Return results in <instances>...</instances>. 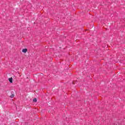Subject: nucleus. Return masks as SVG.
Returning a JSON list of instances; mask_svg holds the SVG:
<instances>
[{"label": "nucleus", "mask_w": 125, "mask_h": 125, "mask_svg": "<svg viewBox=\"0 0 125 125\" xmlns=\"http://www.w3.org/2000/svg\"><path fill=\"white\" fill-rule=\"evenodd\" d=\"M8 81L10 83H13V78H12V77H11L8 79Z\"/></svg>", "instance_id": "nucleus-1"}, {"label": "nucleus", "mask_w": 125, "mask_h": 125, "mask_svg": "<svg viewBox=\"0 0 125 125\" xmlns=\"http://www.w3.org/2000/svg\"><path fill=\"white\" fill-rule=\"evenodd\" d=\"M27 51H28V49L27 48H24V49H22V52H23V53H26Z\"/></svg>", "instance_id": "nucleus-2"}, {"label": "nucleus", "mask_w": 125, "mask_h": 125, "mask_svg": "<svg viewBox=\"0 0 125 125\" xmlns=\"http://www.w3.org/2000/svg\"><path fill=\"white\" fill-rule=\"evenodd\" d=\"M14 96H15V95H14V94H11V95L10 96V98H13V97H14Z\"/></svg>", "instance_id": "nucleus-3"}, {"label": "nucleus", "mask_w": 125, "mask_h": 125, "mask_svg": "<svg viewBox=\"0 0 125 125\" xmlns=\"http://www.w3.org/2000/svg\"><path fill=\"white\" fill-rule=\"evenodd\" d=\"M37 101H38V100H37V98H35L34 99H33V102H37Z\"/></svg>", "instance_id": "nucleus-4"}, {"label": "nucleus", "mask_w": 125, "mask_h": 125, "mask_svg": "<svg viewBox=\"0 0 125 125\" xmlns=\"http://www.w3.org/2000/svg\"><path fill=\"white\" fill-rule=\"evenodd\" d=\"M58 91H59V89H57L56 90V92H58Z\"/></svg>", "instance_id": "nucleus-5"}, {"label": "nucleus", "mask_w": 125, "mask_h": 125, "mask_svg": "<svg viewBox=\"0 0 125 125\" xmlns=\"http://www.w3.org/2000/svg\"><path fill=\"white\" fill-rule=\"evenodd\" d=\"M11 93V94H14V91H12Z\"/></svg>", "instance_id": "nucleus-6"}, {"label": "nucleus", "mask_w": 125, "mask_h": 125, "mask_svg": "<svg viewBox=\"0 0 125 125\" xmlns=\"http://www.w3.org/2000/svg\"><path fill=\"white\" fill-rule=\"evenodd\" d=\"M72 83H73V84H75V81H73V82H72Z\"/></svg>", "instance_id": "nucleus-7"}, {"label": "nucleus", "mask_w": 125, "mask_h": 125, "mask_svg": "<svg viewBox=\"0 0 125 125\" xmlns=\"http://www.w3.org/2000/svg\"><path fill=\"white\" fill-rule=\"evenodd\" d=\"M41 75H43V74H42V73H41Z\"/></svg>", "instance_id": "nucleus-8"}]
</instances>
